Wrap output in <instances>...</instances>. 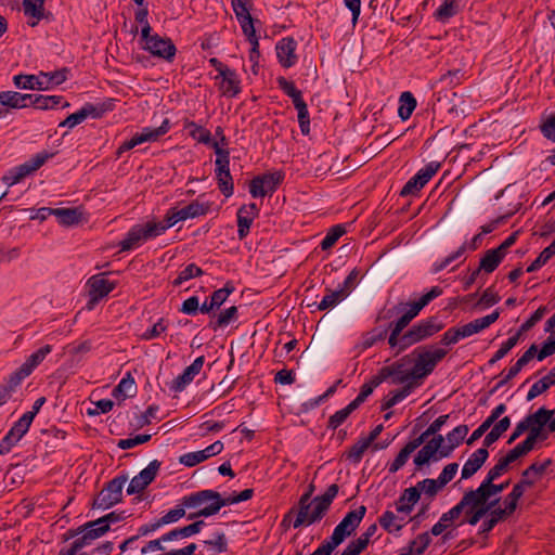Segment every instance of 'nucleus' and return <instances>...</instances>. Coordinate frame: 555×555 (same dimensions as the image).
Here are the masks:
<instances>
[{"instance_id": "obj_1", "label": "nucleus", "mask_w": 555, "mask_h": 555, "mask_svg": "<svg viewBox=\"0 0 555 555\" xmlns=\"http://www.w3.org/2000/svg\"><path fill=\"white\" fill-rule=\"evenodd\" d=\"M442 348L420 347L390 365L383 366L379 375L383 382L390 379L393 385H403L401 389L389 392L382 409L387 410L401 402L420 387L423 379L431 374L437 364L447 356Z\"/></svg>"}, {"instance_id": "obj_2", "label": "nucleus", "mask_w": 555, "mask_h": 555, "mask_svg": "<svg viewBox=\"0 0 555 555\" xmlns=\"http://www.w3.org/2000/svg\"><path fill=\"white\" fill-rule=\"evenodd\" d=\"M338 486L336 483H333L326 489L325 493L313 498L312 501H308V507L304 516H301V505L298 504V509L294 507L291 508L288 513L284 516L283 524L292 521V518L294 516V528L310 526L317 521H320L328 511L333 500L336 498L338 493Z\"/></svg>"}, {"instance_id": "obj_3", "label": "nucleus", "mask_w": 555, "mask_h": 555, "mask_svg": "<svg viewBox=\"0 0 555 555\" xmlns=\"http://www.w3.org/2000/svg\"><path fill=\"white\" fill-rule=\"evenodd\" d=\"M166 230L167 229L163 221H149L144 224H135L128 231L125 238L119 243L120 249H134L145 241L162 235Z\"/></svg>"}, {"instance_id": "obj_4", "label": "nucleus", "mask_w": 555, "mask_h": 555, "mask_svg": "<svg viewBox=\"0 0 555 555\" xmlns=\"http://www.w3.org/2000/svg\"><path fill=\"white\" fill-rule=\"evenodd\" d=\"M222 498L219 492L214 490H202L190 495H185L182 498V504L186 508H198V511L194 514L189 515V519H193L195 517H209L214 514L204 513L206 509H210L218 502H222Z\"/></svg>"}, {"instance_id": "obj_5", "label": "nucleus", "mask_w": 555, "mask_h": 555, "mask_svg": "<svg viewBox=\"0 0 555 555\" xmlns=\"http://www.w3.org/2000/svg\"><path fill=\"white\" fill-rule=\"evenodd\" d=\"M210 209V204L208 202H201L199 198L191 202L189 205L184 207H172L165 215V223L166 229L173 227L179 221H184L188 219H194L201 216H205L208 214Z\"/></svg>"}, {"instance_id": "obj_6", "label": "nucleus", "mask_w": 555, "mask_h": 555, "mask_svg": "<svg viewBox=\"0 0 555 555\" xmlns=\"http://www.w3.org/2000/svg\"><path fill=\"white\" fill-rule=\"evenodd\" d=\"M443 328V324L438 321L436 317H430L421 320L414 324L410 330L402 334L403 346H413L423 341Z\"/></svg>"}, {"instance_id": "obj_7", "label": "nucleus", "mask_w": 555, "mask_h": 555, "mask_svg": "<svg viewBox=\"0 0 555 555\" xmlns=\"http://www.w3.org/2000/svg\"><path fill=\"white\" fill-rule=\"evenodd\" d=\"M52 157L48 152H40L34 155L25 163L10 169L2 178L3 182L12 186L21 182L24 178L37 171L44 163Z\"/></svg>"}, {"instance_id": "obj_8", "label": "nucleus", "mask_w": 555, "mask_h": 555, "mask_svg": "<svg viewBox=\"0 0 555 555\" xmlns=\"http://www.w3.org/2000/svg\"><path fill=\"white\" fill-rule=\"evenodd\" d=\"M365 513L366 507L364 505L348 512L343 520L335 527L332 535L330 537L328 540L332 542V544L338 546L348 537H350L359 527L360 522L365 516Z\"/></svg>"}, {"instance_id": "obj_9", "label": "nucleus", "mask_w": 555, "mask_h": 555, "mask_svg": "<svg viewBox=\"0 0 555 555\" xmlns=\"http://www.w3.org/2000/svg\"><path fill=\"white\" fill-rule=\"evenodd\" d=\"M127 476H117L108 481L93 501V507L107 509L119 503Z\"/></svg>"}, {"instance_id": "obj_10", "label": "nucleus", "mask_w": 555, "mask_h": 555, "mask_svg": "<svg viewBox=\"0 0 555 555\" xmlns=\"http://www.w3.org/2000/svg\"><path fill=\"white\" fill-rule=\"evenodd\" d=\"M284 179L282 171L255 177L249 183V193L254 198L271 195Z\"/></svg>"}, {"instance_id": "obj_11", "label": "nucleus", "mask_w": 555, "mask_h": 555, "mask_svg": "<svg viewBox=\"0 0 555 555\" xmlns=\"http://www.w3.org/2000/svg\"><path fill=\"white\" fill-rule=\"evenodd\" d=\"M141 39L144 42L142 48L154 56L166 61H171L175 57L177 49L171 39L160 37L157 34L151 35V33H149L146 38Z\"/></svg>"}, {"instance_id": "obj_12", "label": "nucleus", "mask_w": 555, "mask_h": 555, "mask_svg": "<svg viewBox=\"0 0 555 555\" xmlns=\"http://www.w3.org/2000/svg\"><path fill=\"white\" fill-rule=\"evenodd\" d=\"M169 130V120L164 119L162 125L157 128L145 127L141 132L135 133L130 140L125 141L117 150V154L121 155L124 152L135 147L144 142H154L159 137L166 134Z\"/></svg>"}, {"instance_id": "obj_13", "label": "nucleus", "mask_w": 555, "mask_h": 555, "mask_svg": "<svg viewBox=\"0 0 555 555\" xmlns=\"http://www.w3.org/2000/svg\"><path fill=\"white\" fill-rule=\"evenodd\" d=\"M440 164L430 162L420 169L402 188L400 195L408 196L420 192L439 170Z\"/></svg>"}, {"instance_id": "obj_14", "label": "nucleus", "mask_w": 555, "mask_h": 555, "mask_svg": "<svg viewBox=\"0 0 555 555\" xmlns=\"http://www.w3.org/2000/svg\"><path fill=\"white\" fill-rule=\"evenodd\" d=\"M443 442L444 438L441 435H437L431 440L427 441V443L415 455L414 464L417 467H421L425 464H428L429 461L436 462L448 457V455H442Z\"/></svg>"}, {"instance_id": "obj_15", "label": "nucleus", "mask_w": 555, "mask_h": 555, "mask_svg": "<svg viewBox=\"0 0 555 555\" xmlns=\"http://www.w3.org/2000/svg\"><path fill=\"white\" fill-rule=\"evenodd\" d=\"M105 275L106 273L95 274L87 282L90 297L88 302L89 309H92L99 300L107 296L116 287V283L106 279Z\"/></svg>"}, {"instance_id": "obj_16", "label": "nucleus", "mask_w": 555, "mask_h": 555, "mask_svg": "<svg viewBox=\"0 0 555 555\" xmlns=\"http://www.w3.org/2000/svg\"><path fill=\"white\" fill-rule=\"evenodd\" d=\"M160 462L153 460L150 464L135 475L129 482L127 488L128 494L141 493L157 476L160 468Z\"/></svg>"}, {"instance_id": "obj_17", "label": "nucleus", "mask_w": 555, "mask_h": 555, "mask_svg": "<svg viewBox=\"0 0 555 555\" xmlns=\"http://www.w3.org/2000/svg\"><path fill=\"white\" fill-rule=\"evenodd\" d=\"M30 425L28 416H21L0 441V454H8L28 431Z\"/></svg>"}, {"instance_id": "obj_18", "label": "nucleus", "mask_w": 555, "mask_h": 555, "mask_svg": "<svg viewBox=\"0 0 555 555\" xmlns=\"http://www.w3.org/2000/svg\"><path fill=\"white\" fill-rule=\"evenodd\" d=\"M555 411L548 410L544 406L538 409L534 413L527 415L522 421L528 428V433L547 438V433L544 430V426L554 416Z\"/></svg>"}, {"instance_id": "obj_19", "label": "nucleus", "mask_w": 555, "mask_h": 555, "mask_svg": "<svg viewBox=\"0 0 555 555\" xmlns=\"http://www.w3.org/2000/svg\"><path fill=\"white\" fill-rule=\"evenodd\" d=\"M494 480H482L480 486L475 490L466 491L469 499L474 500V503H482L492 500L493 496H498L508 487V481L500 485L493 483Z\"/></svg>"}, {"instance_id": "obj_20", "label": "nucleus", "mask_w": 555, "mask_h": 555, "mask_svg": "<svg viewBox=\"0 0 555 555\" xmlns=\"http://www.w3.org/2000/svg\"><path fill=\"white\" fill-rule=\"evenodd\" d=\"M423 307L417 301L409 302V304H400L392 309L387 311H382L378 315V319H390L393 314L403 311V314L396 321L400 325L406 327L409 323L418 315Z\"/></svg>"}, {"instance_id": "obj_21", "label": "nucleus", "mask_w": 555, "mask_h": 555, "mask_svg": "<svg viewBox=\"0 0 555 555\" xmlns=\"http://www.w3.org/2000/svg\"><path fill=\"white\" fill-rule=\"evenodd\" d=\"M204 362V356L197 357L191 365L186 366L184 371L171 382L170 389L175 392L183 391L185 387L192 383L194 377L199 374Z\"/></svg>"}, {"instance_id": "obj_22", "label": "nucleus", "mask_w": 555, "mask_h": 555, "mask_svg": "<svg viewBox=\"0 0 555 555\" xmlns=\"http://www.w3.org/2000/svg\"><path fill=\"white\" fill-rule=\"evenodd\" d=\"M483 236L481 234H476L473 236L470 241L464 242L455 251L450 254L448 257L440 261H436L434 263V272H439L446 269L451 262L462 257L467 250L474 251L476 250L482 242Z\"/></svg>"}, {"instance_id": "obj_23", "label": "nucleus", "mask_w": 555, "mask_h": 555, "mask_svg": "<svg viewBox=\"0 0 555 555\" xmlns=\"http://www.w3.org/2000/svg\"><path fill=\"white\" fill-rule=\"evenodd\" d=\"M296 48L297 42L291 37L283 38L276 43V56L284 68H289L297 63Z\"/></svg>"}, {"instance_id": "obj_24", "label": "nucleus", "mask_w": 555, "mask_h": 555, "mask_svg": "<svg viewBox=\"0 0 555 555\" xmlns=\"http://www.w3.org/2000/svg\"><path fill=\"white\" fill-rule=\"evenodd\" d=\"M499 317H500V311L494 310L492 313H490L486 317L475 319L474 321H472L463 326H460L459 328L461 331L462 337L466 338V337H469L474 334H477V333L483 331L485 328H487L491 324H493L499 319Z\"/></svg>"}, {"instance_id": "obj_25", "label": "nucleus", "mask_w": 555, "mask_h": 555, "mask_svg": "<svg viewBox=\"0 0 555 555\" xmlns=\"http://www.w3.org/2000/svg\"><path fill=\"white\" fill-rule=\"evenodd\" d=\"M488 456L489 452L486 448L477 449L465 462L461 473L462 479H468L476 474L485 464Z\"/></svg>"}, {"instance_id": "obj_26", "label": "nucleus", "mask_w": 555, "mask_h": 555, "mask_svg": "<svg viewBox=\"0 0 555 555\" xmlns=\"http://www.w3.org/2000/svg\"><path fill=\"white\" fill-rule=\"evenodd\" d=\"M221 78L220 90L223 95L236 96L241 92L240 79L235 70L229 68L223 72L220 76H216V79Z\"/></svg>"}, {"instance_id": "obj_27", "label": "nucleus", "mask_w": 555, "mask_h": 555, "mask_svg": "<svg viewBox=\"0 0 555 555\" xmlns=\"http://www.w3.org/2000/svg\"><path fill=\"white\" fill-rule=\"evenodd\" d=\"M29 105L34 106L37 109H51L59 105L63 108L69 106V103L64 101L61 95H42V94H31V100H29Z\"/></svg>"}, {"instance_id": "obj_28", "label": "nucleus", "mask_w": 555, "mask_h": 555, "mask_svg": "<svg viewBox=\"0 0 555 555\" xmlns=\"http://www.w3.org/2000/svg\"><path fill=\"white\" fill-rule=\"evenodd\" d=\"M468 426L467 425H459L455 428H453L448 435H447V443H443V454L448 455V457L452 454L454 449H456L465 439L466 435L468 434Z\"/></svg>"}, {"instance_id": "obj_29", "label": "nucleus", "mask_w": 555, "mask_h": 555, "mask_svg": "<svg viewBox=\"0 0 555 555\" xmlns=\"http://www.w3.org/2000/svg\"><path fill=\"white\" fill-rule=\"evenodd\" d=\"M31 94L20 93L16 91H2L0 92V104L11 108H24L29 106Z\"/></svg>"}, {"instance_id": "obj_30", "label": "nucleus", "mask_w": 555, "mask_h": 555, "mask_svg": "<svg viewBox=\"0 0 555 555\" xmlns=\"http://www.w3.org/2000/svg\"><path fill=\"white\" fill-rule=\"evenodd\" d=\"M67 73L66 68L50 73L40 72L38 74L40 90H49L62 85L67 79Z\"/></svg>"}, {"instance_id": "obj_31", "label": "nucleus", "mask_w": 555, "mask_h": 555, "mask_svg": "<svg viewBox=\"0 0 555 555\" xmlns=\"http://www.w3.org/2000/svg\"><path fill=\"white\" fill-rule=\"evenodd\" d=\"M55 218L61 225L73 227L82 221L83 211L79 207L56 208Z\"/></svg>"}, {"instance_id": "obj_32", "label": "nucleus", "mask_w": 555, "mask_h": 555, "mask_svg": "<svg viewBox=\"0 0 555 555\" xmlns=\"http://www.w3.org/2000/svg\"><path fill=\"white\" fill-rule=\"evenodd\" d=\"M423 443L422 438H415L411 441H409L398 453L393 462L389 466L390 473H396L400 468L403 467V465L409 460L410 455Z\"/></svg>"}, {"instance_id": "obj_33", "label": "nucleus", "mask_w": 555, "mask_h": 555, "mask_svg": "<svg viewBox=\"0 0 555 555\" xmlns=\"http://www.w3.org/2000/svg\"><path fill=\"white\" fill-rule=\"evenodd\" d=\"M420 498V493L415 486L405 489L396 503L397 512L410 514L413 509V506L417 503Z\"/></svg>"}, {"instance_id": "obj_34", "label": "nucleus", "mask_w": 555, "mask_h": 555, "mask_svg": "<svg viewBox=\"0 0 555 555\" xmlns=\"http://www.w3.org/2000/svg\"><path fill=\"white\" fill-rule=\"evenodd\" d=\"M46 0H23V11L26 16L33 18L28 25L35 27L44 15Z\"/></svg>"}, {"instance_id": "obj_35", "label": "nucleus", "mask_w": 555, "mask_h": 555, "mask_svg": "<svg viewBox=\"0 0 555 555\" xmlns=\"http://www.w3.org/2000/svg\"><path fill=\"white\" fill-rule=\"evenodd\" d=\"M468 501H469V498L465 492L456 505H454L451 509H449L448 512H446L441 515V517L439 518L438 521H440V524L443 525L446 530L448 528H450L451 526H453L454 521L456 519H459V517L465 509V505L468 504Z\"/></svg>"}, {"instance_id": "obj_36", "label": "nucleus", "mask_w": 555, "mask_h": 555, "mask_svg": "<svg viewBox=\"0 0 555 555\" xmlns=\"http://www.w3.org/2000/svg\"><path fill=\"white\" fill-rule=\"evenodd\" d=\"M504 255L498 248L489 249L480 259L478 269L486 273H492L504 259Z\"/></svg>"}, {"instance_id": "obj_37", "label": "nucleus", "mask_w": 555, "mask_h": 555, "mask_svg": "<svg viewBox=\"0 0 555 555\" xmlns=\"http://www.w3.org/2000/svg\"><path fill=\"white\" fill-rule=\"evenodd\" d=\"M215 320H210L208 326L214 331L228 326L232 321L237 319V307L231 306L222 310L218 315H212Z\"/></svg>"}, {"instance_id": "obj_38", "label": "nucleus", "mask_w": 555, "mask_h": 555, "mask_svg": "<svg viewBox=\"0 0 555 555\" xmlns=\"http://www.w3.org/2000/svg\"><path fill=\"white\" fill-rule=\"evenodd\" d=\"M430 542L431 539L428 532L421 533L410 542L408 547L402 548L399 555H421L428 547Z\"/></svg>"}, {"instance_id": "obj_39", "label": "nucleus", "mask_w": 555, "mask_h": 555, "mask_svg": "<svg viewBox=\"0 0 555 555\" xmlns=\"http://www.w3.org/2000/svg\"><path fill=\"white\" fill-rule=\"evenodd\" d=\"M90 115L95 116V107L91 104L85 105L78 112L70 114L67 116L61 124L60 127H67L69 129L76 127L86 120V118Z\"/></svg>"}, {"instance_id": "obj_40", "label": "nucleus", "mask_w": 555, "mask_h": 555, "mask_svg": "<svg viewBox=\"0 0 555 555\" xmlns=\"http://www.w3.org/2000/svg\"><path fill=\"white\" fill-rule=\"evenodd\" d=\"M253 494H254L253 489H245L236 495H230L225 499H222L223 500L222 502L216 503L214 506H211L210 509H206L204 513L217 514L223 506L237 504L240 502L247 501V500L251 499Z\"/></svg>"}, {"instance_id": "obj_41", "label": "nucleus", "mask_w": 555, "mask_h": 555, "mask_svg": "<svg viewBox=\"0 0 555 555\" xmlns=\"http://www.w3.org/2000/svg\"><path fill=\"white\" fill-rule=\"evenodd\" d=\"M404 522V517L396 515L392 511H386L379 518L380 526L389 533L400 531Z\"/></svg>"}, {"instance_id": "obj_42", "label": "nucleus", "mask_w": 555, "mask_h": 555, "mask_svg": "<svg viewBox=\"0 0 555 555\" xmlns=\"http://www.w3.org/2000/svg\"><path fill=\"white\" fill-rule=\"evenodd\" d=\"M68 538H76L73 543L66 548L63 555H74L79 548H86L90 546L93 541L85 532H80L79 527L73 531H68Z\"/></svg>"}, {"instance_id": "obj_43", "label": "nucleus", "mask_w": 555, "mask_h": 555, "mask_svg": "<svg viewBox=\"0 0 555 555\" xmlns=\"http://www.w3.org/2000/svg\"><path fill=\"white\" fill-rule=\"evenodd\" d=\"M52 351V346L46 345L39 348L37 351L33 352L22 364L24 371L29 372L33 371L46 359V357Z\"/></svg>"}, {"instance_id": "obj_44", "label": "nucleus", "mask_w": 555, "mask_h": 555, "mask_svg": "<svg viewBox=\"0 0 555 555\" xmlns=\"http://www.w3.org/2000/svg\"><path fill=\"white\" fill-rule=\"evenodd\" d=\"M383 383L379 373L374 376L370 382L362 385L358 396L350 402L356 409H358L373 392V390Z\"/></svg>"}, {"instance_id": "obj_45", "label": "nucleus", "mask_w": 555, "mask_h": 555, "mask_svg": "<svg viewBox=\"0 0 555 555\" xmlns=\"http://www.w3.org/2000/svg\"><path fill=\"white\" fill-rule=\"evenodd\" d=\"M348 296V292L345 288H338L336 291L327 289V294L323 297V299L318 305L319 310H326L335 307L341 300H344Z\"/></svg>"}, {"instance_id": "obj_46", "label": "nucleus", "mask_w": 555, "mask_h": 555, "mask_svg": "<svg viewBox=\"0 0 555 555\" xmlns=\"http://www.w3.org/2000/svg\"><path fill=\"white\" fill-rule=\"evenodd\" d=\"M399 102L398 115L402 120H406L416 107V100L411 92L405 91L401 93Z\"/></svg>"}, {"instance_id": "obj_47", "label": "nucleus", "mask_w": 555, "mask_h": 555, "mask_svg": "<svg viewBox=\"0 0 555 555\" xmlns=\"http://www.w3.org/2000/svg\"><path fill=\"white\" fill-rule=\"evenodd\" d=\"M459 12L457 0H446L435 12V17L441 23H447Z\"/></svg>"}, {"instance_id": "obj_48", "label": "nucleus", "mask_w": 555, "mask_h": 555, "mask_svg": "<svg viewBox=\"0 0 555 555\" xmlns=\"http://www.w3.org/2000/svg\"><path fill=\"white\" fill-rule=\"evenodd\" d=\"M98 519L88 521L85 525L79 527L80 532H85L90 540L93 542L99 538L103 537L107 531V525H96Z\"/></svg>"}, {"instance_id": "obj_49", "label": "nucleus", "mask_w": 555, "mask_h": 555, "mask_svg": "<svg viewBox=\"0 0 555 555\" xmlns=\"http://www.w3.org/2000/svg\"><path fill=\"white\" fill-rule=\"evenodd\" d=\"M346 233L345 227L343 224H336L332 227L324 238L322 240L320 246L323 250H327L332 248L336 242Z\"/></svg>"}, {"instance_id": "obj_50", "label": "nucleus", "mask_w": 555, "mask_h": 555, "mask_svg": "<svg viewBox=\"0 0 555 555\" xmlns=\"http://www.w3.org/2000/svg\"><path fill=\"white\" fill-rule=\"evenodd\" d=\"M388 333V327H375L372 331L367 332L361 341V349H367L371 348L374 344H376L379 340L385 339L386 335Z\"/></svg>"}, {"instance_id": "obj_51", "label": "nucleus", "mask_w": 555, "mask_h": 555, "mask_svg": "<svg viewBox=\"0 0 555 555\" xmlns=\"http://www.w3.org/2000/svg\"><path fill=\"white\" fill-rule=\"evenodd\" d=\"M255 217L248 214L246 210H237V235L240 240L245 238L250 230V225Z\"/></svg>"}, {"instance_id": "obj_52", "label": "nucleus", "mask_w": 555, "mask_h": 555, "mask_svg": "<svg viewBox=\"0 0 555 555\" xmlns=\"http://www.w3.org/2000/svg\"><path fill=\"white\" fill-rule=\"evenodd\" d=\"M500 502V498H495L493 500H489V501H486V502H482V503H474V500L469 499L468 501V504L465 505V508H468V509H472L473 512H475L479 517L480 519L483 518L485 516L488 517L489 513H490V509H492V507H494L495 505H498Z\"/></svg>"}, {"instance_id": "obj_53", "label": "nucleus", "mask_w": 555, "mask_h": 555, "mask_svg": "<svg viewBox=\"0 0 555 555\" xmlns=\"http://www.w3.org/2000/svg\"><path fill=\"white\" fill-rule=\"evenodd\" d=\"M520 333H516L512 337H509L502 346L496 350L493 357L489 360V364L493 365L501 359H503L519 341Z\"/></svg>"}, {"instance_id": "obj_54", "label": "nucleus", "mask_w": 555, "mask_h": 555, "mask_svg": "<svg viewBox=\"0 0 555 555\" xmlns=\"http://www.w3.org/2000/svg\"><path fill=\"white\" fill-rule=\"evenodd\" d=\"M234 291L235 287L232 282H227L222 288H219L211 294L209 300L212 302L216 309H219Z\"/></svg>"}, {"instance_id": "obj_55", "label": "nucleus", "mask_w": 555, "mask_h": 555, "mask_svg": "<svg viewBox=\"0 0 555 555\" xmlns=\"http://www.w3.org/2000/svg\"><path fill=\"white\" fill-rule=\"evenodd\" d=\"M391 330L388 344L391 348H399V351H403L410 346H403L401 332L405 328L397 322L390 323L388 330Z\"/></svg>"}, {"instance_id": "obj_56", "label": "nucleus", "mask_w": 555, "mask_h": 555, "mask_svg": "<svg viewBox=\"0 0 555 555\" xmlns=\"http://www.w3.org/2000/svg\"><path fill=\"white\" fill-rule=\"evenodd\" d=\"M415 487L420 494L423 492L429 498H434L443 488L438 479L430 478L418 481Z\"/></svg>"}, {"instance_id": "obj_57", "label": "nucleus", "mask_w": 555, "mask_h": 555, "mask_svg": "<svg viewBox=\"0 0 555 555\" xmlns=\"http://www.w3.org/2000/svg\"><path fill=\"white\" fill-rule=\"evenodd\" d=\"M371 444L363 438L358 440L346 453L347 460L358 464Z\"/></svg>"}, {"instance_id": "obj_58", "label": "nucleus", "mask_w": 555, "mask_h": 555, "mask_svg": "<svg viewBox=\"0 0 555 555\" xmlns=\"http://www.w3.org/2000/svg\"><path fill=\"white\" fill-rule=\"evenodd\" d=\"M357 410L351 403H349L344 409L335 412L327 422V428L330 429H336L338 428L347 418L348 416Z\"/></svg>"}, {"instance_id": "obj_59", "label": "nucleus", "mask_w": 555, "mask_h": 555, "mask_svg": "<svg viewBox=\"0 0 555 555\" xmlns=\"http://www.w3.org/2000/svg\"><path fill=\"white\" fill-rule=\"evenodd\" d=\"M276 82L279 88L292 99L293 103L302 99L301 91L296 88L293 81L281 76L276 78Z\"/></svg>"}, {"instance_id": "obj_60", "label": "nucleus", "mask_w": 555, "mask_h": 555, "mask_svg": "<svg viewBox=\"0 0 555 555\" xmlns=\"http://www.w3.org/2000/svg\"><path fill=\"white\" fill-rule=\"evenodd\" d=\"M13 82L20 89L40 90L38 75H16Z\"/></svg>"}, {"instance_id": "obj_61", "label": "nucleus", "mask_w": 555, "mask_h": 555, "mask_svg": "<svg viewBox=\"0 0 555 555\" xmlns=\"http://www.w3.org/2000/svg\"><path fill=\"white\" fill-rule=\"evenodd\" d=\"M202 274L203 270L199 267L195 263H190L179 272L177 279L173 281V285L179 286L182 283Z\"/></svg>"}, {"instance_id": "obj_62", "label": "nucleus", "mask_w": 555, "mask_h": 555, "mask_svg": "<svg viewBox=\"0 0 555 555\" xmlns=\"http://www.w3.org/2000/svg\"><path fill=\"white\" fill-rule=\"evenodd\" d=\"M186 129L190 130V135L197 142L204 144L210 143V131L205 129L204 127L191 121L186 125Z\"/></svg>"}, {"instance_id": "obj_63", "label": "nucleus", "mask_w": 555, "mask_h": 555, "mask_svg": "<svg viewBox=\"0 0 555 555\" xmlns=\"http://www.w3.org/2000/svg\"><path fill=\"white\" fill-rule=\"evenodd\" d=\"M551 463L552 461L550 459L545 460L543 463H532L522 472L521 479L537 480V477L541 476Z\"/></svg>"}, {"instance_id": "obj_64", "label": "nucleus", "mask_w": 555, "mask_h": 555, "mask_svg": "<svg viewBox=\"0 0 555 555\" xmlns=\"http://www.w3.org/2000/svg\"><path fill=\"white\" fill-rule=\"evenodd\" d=\"M542 134L555 143V114L550 115L540 126Z\"/></svg>"}]
</instances>
